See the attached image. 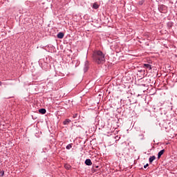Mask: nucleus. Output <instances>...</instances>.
Returning a JSON list of instances; mask_svg holds the SVG:
<instances>
[{"instance_id": "13", "label": "nucleus", "mask_w": 177, "mask_h": 177, "mask_svg": "<svg viewBox=\"0 0 177 177\" xmlns=\"http://www.w3.org/2000/svg\"><path fill=\"white\" fill-rule=\"evenodd\" d=\"M138 3H139V5H140V6H142V5H143V3H145V0H140Z\"/></svg>"}, {"instance_id": "5", "label": "nucleus", "mask_w": 177, "mask_h": 177, "mask_svg": "<svg viewBox=\"0 0 177 177\" xmlns=\"http://www.w3.org/2000/svg\"><path fill=\"white\" fill-rule=\"evenodd\" d=\"M164 153H165V149H162L161 151H160L158 153V159L161 158V156H162Z\"/></svg>"}, {"instance_id": "18", "label": "nucleus", "mask_w": 177, "mask_h": 177, "mask_svg": "<svg viewBox=\"0 0 177 177\" xmlns=\"http://www.w3.org/2000/svg\"><path fill=\"white\" fill-rule=\"evenodd\" d=\"M149 167V163H147L145 165H144V168H147Z\"/></svg>"}, {"instance_id": "1", "label": "nucleus", "mask_w": 177, "mask_h": 177, "mask_svg": "<svg viewBox=\"0 0 177 177\" xmlns=\"http://www.w3.org/2000/svg\"><path fill=\"white\" fill-rule=\"evenodd\" d=\"M92 58L97 64H103L106 62L105 55L100 50H94Z\"/></svg>"}, {"instance_id": "12", "label": "nucleus", "mask_w": 177, "mask_h": 177, "mask_svg": "<svg viewBox=\"0 0 177 177\" xmlns=\"http://www.w3.org/2000/svg\"><path fill=\"white\" fill-rule=\"evenodd\" d=\"M71 147H73V144H72V143L68 145L66 147V150H70V149H71Z\"/></svg>"}, {"instance_id": "14", "label": "nucleus", "mask_w": 177, "mask_h": 177, "mask_svg": "<svg viewBox=\"0 0 177 177\" xmlns=\"http://www.w3.org/2000/svg\"><path fill=\"white\" fill-rule=\"evenodd\" d=\"M3 175H5V171H0V176H3Z\"/></svg>"}, {"instance_id": "2", "label": "nucleus", "mask_w": 177, "mask_h": 177, "mask_svg": "<svg viewBox=\"0 0 177 177\" xmlns=\"http://www.w3.org/2000/svg\"><path fill=\"white\" fill-rule=\"evenodd\" d=\"M158 10H159V12H160V13H162L163 12H167V6L160 5L158 7Z\"/></svg>"}, {"instance_id": "16", "label": "nucleus", "mask_w": 177, "mask_h": 177, "mask_svg": "<svg viewBox=\"0 0 177 177\" xmlns=\"http://www.w3.org/2000/svg\"><path fill=\"white\" fill-rule=\"evenodd\" d=\"M73 118H77L78 119V113L74 114Z\"/></svg>"}, {"instance_id": "15", "label": "nucleus", "mask_w": 177, "mask_h": 177, "mask_svg": "<svg viewBox=\"0 0 177 177\" xmlns=\"http://www.w3.org/2000/svg\"><path fill=\"white\" fill-rule=\"evenodd\" d=\"M167 26L171 28V27H172V23L171 22H168L167 23Z\"/></svg>"}, {"instance_id": "17", "label": "nucleus", "mask_w": 177, "mask_h": 177, "mask_svg": "<svg viewBox=\"0 0 177 177\" xmlns=\"http://www.w3.org/2000/svg\"><path fill=\"white\" fill-rule=\"evenodd\" d=\"M71 167V165H65L66 169H70Z\"/></svg>"}, {"instance_id": "7", "label": "nucleus", "mask_w": 177, "mask_h": 177, "mask_svg": "<svg viewBox=\"0 0 177 177\" xmlns=\"http://www.w3.org/2000/svg\"><path fill=\"white\" fill-rule=\"evenodd\" d=\"M143 67L144 68H149V70H151V65L149 64H144Z\"/></svg>"}, {"instance_id": "8", "label": "nucleus", "mask_w": 177, "mask_h": 177, "mask_svg": "<svg viewBox=\"0 0 177 177\" xmlns=\"http://www.w3.org/2000/svg\"><path fill=\"white\" fill-rule=\"evenodd\" d=\"M39 113L40 114H46V109H39Z\"/></svg>"}, {"instance_id": "10", "label": "nucleus", "mask_w": 177, "mask_h": 177, "mask_svg": "<svg viewBox=\"0 0 177 177\" xmlns=\"http://www.w3.org/2000/svg\"><path fill=\"white\" fill-rule=\"evenodd\" d=\"M154 160H156V156H150V158H149V161L150 164H151V162H153V161Z\"/></svg>"}, {"instance_id": "9", "label": "nucleus", "mask_w": 177, "mask_h": 177, "mask_svg": "<svg viewBox=\"0 0 177 177\" xmlns=\"http://www.w3.org/2000/svg\"><path fill=\"white\" fill-rule=\"evenodd\" d=\"M70 122H71V120L70 119H66L63 124L64 125H68V124H70Z\"/></svg>"}, {"instance_id": "4", "label": "nucleus", "mask_w": 177, "mask_h": 177, "mask_svg": "<svg viewBox=\"0 0 177 177\" xmlns=\"http://www.w3.org/2000/svg\"><path fill=\"white\" fill-rule=\"evenodd\" d=\"M57 38H59V39H63V38H64V33L59 32L57 35Z\"/></svg>"}, {"instance_id": "3", "label": "nucleus", "mask_w": 177, "mask_h": 177, "mask_svg": "<svg viewBox=\"0 0 177 177\" xmlns=\"http://www.w3.org/2000/svg\"><path fill=\"white\" fill-rule=\"evenodd\" d=\"M88 69H89V62L88 61H86L84 62V73H86V71H88Z\"/></svg>"}, {"instance_id": "6", "label": "nucleus", "mask_w": 177, "mask_h": 177, "mask_svg": "<svg viewBox=\"0 0 177 177\" xmlns=\"http://www.w3.org/2000/svg\"><path fill=\"white\" fill-rule=\"evenodd\" d=\"M84 164H86V165L91 166L92 165V160H91V159H86Z\"/></svg>"}, {"instance_id": "11", "label": "nucleus", "mask_w": 177, "mask_h": 177, "mask_svg": "<svg viewBox=\"0 0 177 177\" xmlns=\"http://www.w3.org/2000/svg\"><path fill=\"white\" fill-rule=\"evenodd\" d=\"M93 9H99V4L97 3H94L93 5Z\"/></svg>"}, {"instance_id": "19", "label": "nucleus", "mask_w": 177, "mask_h": 177, "mask_svg": "<svg viewBox=\"0 0 177 177\" xmlns=\"http://www.w3.org/2000/svg\"><path fill=\"white\" fill-rule=\"evenodd\" d=\"M2 86V82L0 81V86Z\"/></svg>"}]
</instances>
